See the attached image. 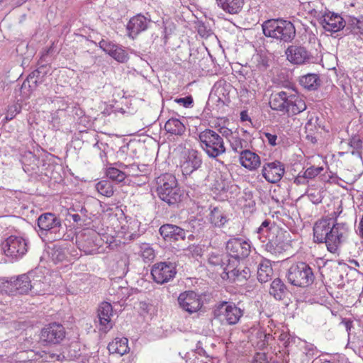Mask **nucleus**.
I'll return each mask as SVG.
<instances>
[{
    "mask_svg": "<svg viewBox=\"0 0 363 363\" xmlns=\"http://www.w3.org/2000/svg\"><path fill=\"white\" fill-rule=\"evenodd\" d=\"M240 118H241V120L243 121H250V118L248 116V115L245 112H243V111L240 114Z\"/></svg>",
    "mask_w": 363,
    "mask_h": 363,
    "instance_id": "nucleus-63",
    "label": "nucleus"
},
{
    "mask_svg": "<svg viewBox=\"0 0 363 363\" xmlns=\"http://www.w3.org/2000/svg\"><path fill=\"white\" fill-rule=\"evenodd\" d=\"M28 276L30 277V291L35 294L45 293L48 284L45 281V277L42 272L35 269L28 272Z\"/></svg>",
    "mask_w": 363,
    "mask_h": 363,
    "instance_id": "nucleus-25",
    "label": "nucleus"
},
{
    "mask_svg": "<svg viewBox=\"0 0 363 363\" xmlns=\"http://www.w3.org/2000/svg\"><path fill=\"white\" fill-rule=\"evenodd\" d=\"M273 235L266 245V248L272 253H277L285 250L287 242L284 240V233L280 230L274 229Z\"/></svg>",
    "mask_w": 363,
    "mask_h": 363,
    "instance_id": "nucleus-26",
    "label": "nucleus"
},
{
    "mask_svg": "<svg viewBox=\"0 0 363 363\" xmlns=\"http://www.w3.org/2000/svg\"><path fill=\"white\" fill-rule=\"evenodd\" d=\"M300 84L308 90H314L320 84V79L315 74H308L302 76L299 79Z\"/></svg>",
    "mask_w": 363,
    "mask_h": 363,
    "instance_id": "nucleus-36",
    "label": "nucleus"
},
{
    "mask_svg": "<svg viewBox=\"0 0 363 363\" xmlns=\"http://www.w3.org/2000/svg\"><path fill=\"white\" fill-rule=\"evenodd\" d=\"M197 32L201 37L204 38H208L213 35L212 30L208 28L203 23H198Z\"/></svg>",
    "mask_w": 363,
    "mask_h": 363,
    "instance_id": "nucleus-47",
    "label": "nucleus"
},
{
    "mask_svg": "<svg viewBox=\"0 0 363 363\" xmlns=\"http://www.w3.org/2000/svg\"><path fill=\"white\" fill-rule=\"evenodd\" d=\"M140 255L145 262L152 260L155 257V251L150 245L143 243L140 245Z\"/></svg>",
    "mask_w": 363,
    "mask_h": 363,
    "instance_id": "nucleus-42",
    "label": "nucleus"
},
{
    "mask_svg": "<svg viewBox=\"0 0 363 363\" xmlns=\"http://www.w3.org/2000/svg\"><path fill=\"white\" fill-rule=\"evenodd\" d=\"M126 337H116L108 345V350L111 354H118L122 356L129 351Z\"/></svg>",
    "mask_w": 363,
    "mask_h": 363,
    "instance_id": "nucleus-29",
    "label": "nucleus"
},
{
    "mask_svg": "<svg viewBox=\"0 0 363 363\" xmlns=\"http://www.w3.org/2000/svg\"><path fill=\"white\" fill-rule=\"evenodd\" d=\"M350 145L354 149H359L362 147V141L358 137H353L350 141Z\"/></svg>",
    "mask_w": 363,
    "mask_h": 363,
    "instance_id": "nucleus-54",
    "label": "nucleus"
},
{
    "mask_svg": "<svg viewBox=\"0 0 363 363\" xmlns=\"http://www.w3.org/2000/svg\"><path fill=\"white\" fill-rule=\"evenodd\" d=\"M217 309L219 311V314L224 316L225 320L229 325L237 324L244 314L243 310L238 307L233 302H220L218 305Z\"/></svg>",
    "mask_w": 363,
    "mask_h": 363,
    "instance_id": "nucleus-16",
    "label": "nucleus"
},
{
    "mask_svg": "<svg viewBox=\"0 0 363 363\" xmlns=\"http://www.w3.org/2000/svg\"><path fill=\"white\" fill-rule=\"evenodd\" d=\"M209 222L216 228H222L228 221L225 213L218 207H213L208 215Z\"/></svg>",
    "mask_w": 363,
    "mask_h": 363,
    "instance_id": "nucleus-30",
    "label": "nucleus"
},
{
    "mask_svg": "<svg viewBox=\"0 0 363 363\" xmlns=\"http://www.w3.org/2000/svg\"><path fill=\"white\" fill-rule=\"evenodd\" d=\"M174 101L184 108H190L193 106L194 100L191 96L184 98H177Z\"/></svg>",
    "mask_w": 363,
    "mask_h": 363,
    "instance_id": "nucleus-49",
    "label": "nucleus"
},
{
    "mask_svg": "<svg viewBox=\"0 0 363 363\" xmlns=\"http://www.w3.org/2000/svg\"><path fill=\"white\" fill-rule=\"evenodd\" d=\"M281 96L285 110L283 113L296 115L306 109V104L301 96L296 91L287 89L282 91Z\"/></svg>",
    "mask_w": 363,
    "mask_h": 363,
    "instance_id": "nucleus-10",
    "label": "nucleus"
},
{
    "mask_svg": "<svg viewBox=\"0 0 363 363\" xmlns=\"http://www.w3.org/2000/svg\"><path fill=\"white\" fill-rule=\"evenodd\" d=\"M150 20L143 15L138 14L131 18L128 23L127 30L128 36L135 38L141 32L146 30L149 26Z\"/></svg>",
    "mask_w": 363,
    "mask_h": 363,
    "instance_id": "nucleus-23",
    "label": "nucleus"
},
{
    "mask_svg": "<svg viewBox=\"0 0 363 363\" xmlns=\"http://www.w3.org/2000/svg\"><path fill=\"white\" fill-rule=\"evenodd\" d=\"M240 162L242 166L249 170H255L260 166V157L256 153L245 150L240 155Z\"/></svg>",
    "mask_w": 363,
    "mask_h": 363,
    "instance_id": "nucleus-27",
    "label": "nucleus"
},
{
    "mask_svg": "<svg viewBox=\"0 0 363 363\" xmlns=\"http://www.w3.org/2000/svg\"><path fill=\"white\" fill-rule=\"evenodd\" d=\"M263 34L267 37L284 43L291 42L296 36L294 24L282 18H272L262 24Z\"/></svg>",
    "mask_w": 363,
    "mask_h": 363,
    "instance_id": "nucleus-2",
    "label": "nucleus"
},
{
    "mask_svg": "<svg viewBox=\"0 0 363 363\" xmlns=\"http://www.w3.org/2000/svg\"><path fill=\"white\" fill-rule=\"evenodd\" d=\"M264 136L267 140V142L271 145H277V135L275 134H272V133H264Z\"/></svg>",
    "mask_w": 363,
    "mask_h": 363,
    "instance_id": "nucleus-55",
    "label": "nucleus"
},
{
    "mask_svg": "<svg viewBox=\"0 0 363 363\" xmlns=\"http://www.w3.org/2000/svg\"><path fill=\"white\" fill-rule=\"evenodd\" d=\"M97 191L106 197L113 196L114 190L111 183L107 180H102L96 184Z\"/></svg>",
    "mask_w": 363,
    "mask_h": 363,
    "instance_id": "nucleus-39",
    "label": "nucleus"
},
{
    "mask_svg": "<svg viewBox=\"0 0 363 363\" xmlns=\"http://www.w3.org/2000/svg\"><path fill=\"white\" fill-rule=\"evenodd\" d=\"M357 232L359 235V236L363 238V216H362L360 221L359 223Z\"/></svg>",
    "mask_w": 363,
    "mask_h": 363,
    "instance_id": "nucleus-58",
    "label": "nucleus"
},
{
    "mask_svg": "<svg viewBox=\"0 0 363 363\" xmlns=\"http://www.w3.org/2000/svg\"><path fill=\"white\" fill-rule=\"evenodd\" d=\"M279 340L284 342V344L286 346L289 340V335L287 333H281L279 335Z\"/></svg>",
    "mask_w": 363,
    "mask_h": 363,
    "instance_id": "nucleus-59",
    "label": "nucleus"
},
{
    "mask_svg": "<svg viewBox=\"0 0 363 363\" xmlns=\"http://www.w3.org/2000/svg\"><path fill=\"white\" fill-rule=\"evenodd\" d=\"M30 82L33 84H36V80L34 79L33 77H28L22 84L21 87H19L18 90L20 91V94L22 96L23 99H28L29 98L30 94H31V84Z\"/></svg>",
    "mask_w": 363,
    "mask_h": 363,
    "instance_id": "nucleus-41",
    "label": "nucleus"
},
{
    "mask_svg": "<svg viewBox=\"0 0 363 363\" xmlns=\"http://www.w3.org/2000/svg\"><path fill=\"white\" fill-rule=\"evenodd\" d=\"M269 294L277 300H281L284 298L286 294V287L280 279L277 278L272 282Z\"/></svg>",
    "mask_w": 363,
    "mask_h": 363,
    "instance_id": "nucleus-33",
    "label": "nucleus"
},
{
    "mask_svg": "<svg viewBox=\"0 0 363 363\" xmlns=\"http://www.w3.org/2000/svg\"><path fill=\"white\" fill-rule=\"evenodd\" d=\"M67 257L66 250L60 246L55 245L52 249L51 258L55 262H60L65 259Z\"/></svg>",
    "mask_w": 363,
    "mask_h": 363,
    "instance_id": "nucleus-43",
    "label": "nucleus"
},
{
    "mask_svg": "<svg viewBox=\"0 0 363 363\" xmlns=\"http://www.w3.org/2000/svg\"><path fill=\"white\" fill-rule=\"evenodd\" d=\"M262 336H263L264 339V340H262L261 342L260 347H263L267 344L268 339L271 337V335L270 334H261L260 337Z\"/></svg>",
    "mask_w": 363,
    "mask_h": 363,
    "instance_id": "nucleus-60",
    "label": "nucleus"
},
{
    "mask_svg": "<svg viewBox=\"0 0 363 363\" xmlns=\"http://www.w3.org/2000/svg\"><path fill=\"white\" fill-rule=\"evenodd\" d=\"M200 147L210 157L215 159L226 151L223 138L211 129H206L199 134Z\"/></svg>",
    "mask_w": 363,
    "mask_h": 363,
    "instance_id": "nucleus-4",
    "label": "nucleus"
},
{
    "mask_svg": "<svg viewBox=\"0 0 363 363\" xmlns=\"http://www.w3.org/2000/svg\"><path fill=\"white\" fill-rule=\"evenodd\" d=\"M342 212V211H339V212H333L331 216L332 217H330V218H332L333 220H334L335 223L336 222V219L338 217V216L340 215V213Z\"/></svg>",
    "mask_w": 363,
    "mask_h": 363,
    "instance_id": "nucleus-64",
    "label": "nucleus"
},
{
    "mask_svg": "<svg viewBox=\"0 0 363 363\" xmlns=\"http://www.w3.org/2000/svg\"><path fill=\"white\" fill-rule=\"evenodd\" d=\"M227 259H228L227 255L224 258H223L220 255H211V257L208 259V262L211 264L214 265V266H218V265H221V266L225 265L226 266L227 263H225V262H227V261H226Z\"/></svg>",
    "mask_w": 363,
    "mask_h": 363,
    "instance_id": "nucleus-48",
    "label": "nucleus"
},
{
    "mask_svg": "<svg viewBox=\"0 0 363 363\" xmlns=\"http://www.w3.org/2000/svg\"><path fill=\"white\" fill-rule=\"evenodd\" d=\"M160 233L163 239L169 242L184 240L186 232L182 228L172 224H164L160 228Z\"/></svg>",
    "mask_w": 363,
    "mask_h": 363,
    "instance_id": "nucleus-20",
    "label": "nucleus"
},
{
    "mask_svg": "<svg viewBox=\"0 0 363 363\" xmlns=\"http://www.w3.org/2000/svg\"><path fill=\"white\" fill-rule=\"evenodd\" d=\"M218 131H219L218 133L221 135L220 136L222 138L225 137L228 140H229V138H230L235 134V133H233L230 129L225 128V127H222V128H219Z\"/></svg>",
    "mask_w": 363,
    "mask_h": 363,
    "instance_id": "nucleus-53",
    "label": "nucleus"
},
{
    "mask_svg": "<svg viewBox=\"0 0 363 363\" xmlns=\"http://www.w3.org/2000/svg\"><path fill=\"white\" fill-rule=\"evenodd\" d=\"M270 224L271 222L269 220H265L257 228V233L260 235L259 239H262V238H267V237H269V234L272 230L271 228L269 227Z\"/></svg>",
    "mask_w": 363,
    "mask_h": 363,
    "instance_id": "nucleus-45",
    "label": "nucleus"
},
{
    "mask_svg": "<svg viewBox=\"0 0 363 363\" xmlns=\"http://www.w3.org/2000/svg\"><path fill=\"white\" fill-rule=\"evenodd\" d=\"M273 275V269L269 260H262L258 265L257 279L261 283H265L271 279Z\"/></svg>",
    "mask_w": 363,
    "mask_h": 363,
    "instance_id": "nucleus-31",
    "label": "nucleus"
},
{
    "mask_svg": "<svg viewBox=\"0 0 363 363\" xmlns=\"http://www.w3.org/2000/svg\"><path fill=\"white\" fill-rule=\"evenodd\" d=\"M164 129L167 133L175 135H182L186 131L184 123L176 118H169L164 125Z\"/></svg>",
    "mask_w": 363,
    "mask_h": 363,
    "instance_id": "nucleus-32",
    "label": "nucleus"
},
{
    "mask_svg": "<svg viewBox=\"0 0 363 363\" xmlns=\"http://www.w3.org/2000/svg\"><path fill=\"white\" fill-rule=\"evenodd\" d=\"M286 59L292 64L302 65L310 59V53L303 46L290 45L286 50Z\"/></svg>",
    "mask_w": 363,
    "mask_h": 363,
    "instance_id": "nucleus-22",
    "label": "nucleus"
},
{
    "mask_svg": "<svg viewBox=\"0 0 363 363\" xmlns=\"http://www.w3.org/2000/svg\"><path fill=\"white\" fill-rule=\"evenodd\" d=\"M176 274L175 267L171 262H157L151 269L153 280L160 284L169 281L175 277Z\"/></svg>",
    "mask_w": 363,
    "mask_h": 363,
    "instance_id": "nucleus-13",
    "label": "nucleus"
},
{
    "mask_svg": "<svg viewBox=\"0 0 363 363\" xmlns=\"http://www.w3.org/2000/svg\"><path fill=\"white\" fill-rule=\"evenodd\" d=\"M70 217L75 223L85 222V219L79 213L70 214Z\"/></svg>",
    "mask_w": 363,
    "mask_h": 363,
    "instance_id": "nucleus-57",
    "label": "nucleus"
},
{
    "mask_svg": "<svg viewBox=\"0 0 363 363\" xmlns=\"http://www.w3.org/2000/svg\"><path fill=\"white\" fill-rule=\"evenodd\" d=\"M349 226L345 223H335L332 218H322L313 226V238L315 242L325 243L327 249L337 253L349 235Z\"/></svg>",
    "mask_w": 363,
    "mask_h": 363,
    "instance_id": "nucleus-1",
    "label": "nucleus"
},
{
    "mask_svg": "<svg viewBox=\"0 0 363 363\" xmlns=\"http://www.w3.org/2000/svg\"><path fill=\"white\" fill-rule=\"evenodd\" d=\"M28 247V240L22 236L11 235L1 243L4 255L13 259L22 258L27 253Z\"/></svg>",
    "mask_w": 363,
    "mask_h": 363,
    "instance_id": "nucleus-7",
    "label": "nucleus"
},
{
    "mask_svg": "<svg viewBox=\"0 0 363 363\" xmlns=\"http://www.w3.org/2000/svg\"><path fill=\"white\" fill-rule=\"evenodd\" d=\"M30 277L28 272L18 276L16 278L12 277L9 281L4 283L6 291L10 294L17 293L19 294H27L30 291Z\"/></svg>",
    "mask_w": 363,
    "mask_h": 363,
    "instance_id": "nucleus-17",
    "label": "nucleus"
},
{
    "mask_svg": "<svg viewBox=\"0 0 363 363\" xmlns=\"http://www.w3.org/2000/svg\"><path fill=\"white\" fill-rule=\"evenodd\" d=\"M21 108L22 106L18 101L16 104L9 106L4 120L7 122L14 118L21 111Z\"/></svg>",
    "mask_w": 363,
    "mask_h": 363,
    "instance_id": "nucleus-44",
    "label": "nucleus"
},
{
    "mask_svg": "<svg viewBox=\"0 0 363 363\" xmlns=\"http://www.w3.org/2000/svg\"><path fill=\"white\" fill-rule=\"evenodd\" d=\"M294 182L297 185L306 184L308 182V179L305 177L304 173L303 174L300 173L295 177Z\"/></svg>",
    "mask_w": 363,
    "mask_h": 363,
    "instance_id": "nucleus-56",
    "label": "nucleus"
},
{
    "mask_svg": "<svg viewBox=\"0 0 363 363\" xmlns=\"http://www.w3.org/2000/svg\"><path fill=\"white\" fill-rule=\"evenodd\" d=\"M80 215L82 216L83 218L85 219V220H86V218H88V215H87V210L86 209V208L84 207H82L80 211Z\"/></svg>",
    "mask_w": 363,
    "mask_h": 363,
    "instance_id": "nucleus-61",
    "label": "nucleus"
},
{
    "mask_svg": "<svg viewBox=\"0 0 363 363\" xmlns=\"http://www.w3.org/2000/svg\"><path fill=\"white\" fill-rule=\"evenodd\" d=\"M282 91L273 92L269 98V106L272 109L283 112L285 110L283 96H281Z\"/></svg>",
    "mask_w": 363,
    "mask_h": 363,
    "instance_id": "nucleus-37",
    "label": "nucleus"
},
{
    "mask_svg": "<svg viewBox=\"0 0 363 363\" xmlns=\"http://www.w3.org/2000/svg\"><path fill=\"white\" fill-rule=\"evenodd\" d=\"M323 167H311L308 168L303 173L305 174V177H306V178L309 179L315 177L323 171Z\"/></svg>",
    "mask_w": 363,
    "mask_h": 363,
    "instance_id": "nucleus-50",
    "label": "nucleus"
},
{
    "mask_svg": "<svg viewBox=\"0 0 363 363\" xmlns=\"http://www.w3.org/2000/svg\"><path fill=\"white\" fill-rule=\"evenodd\" d=\"M121 169H124L125 177H138L143 170L140 168V166L136 164H131L126 165L122 162L116 164Z\"/></svg>",
    "mask_w": 363,
    "mask_h": 363,
    "instance_id": "nucleus-40",
    "label": "nucleus"
},
{
    "mask_svg": "<svg viewBox=\"0 0 363 363\" xmlns=\"http://www.w3.org/2000/svg\"><path fill=\"white\" fill-rule=\"evenodd\" d=\"M179 306L191 314L197 312L202 306V301L199 294L192 291H184L178 297Z\"/></svg>",
    "mask_w": 363,
    "mask_h": 363,
    "instance_id": "nucleus-15",
    "label": "nucleus"
},
{
    "mask_svg": "<svg viewBox=\"0 0 363 363\" xmlns=\"http://www.w3.org/2000/svg\"><path fill=\"white\" fill-rule=\"evenodd\" d=\"M38 226L41 235H52L54 240H60L63 237L62 222L60 218L52 213L41 214L38 218Z\"/></svg>",
    "mask_w": 363,
    "mask_h": 363,
    "instance_id": "nucleus-6",
    "label": "nucleus"
},
{
    "mask_svg": "<svg viewBox=\"0 0 363 363\" xmlns=\"http://www.w3.org/2000/svg\"><path fill=\"white\" fill-rule=\"evenodd\" d=\"M345 27V30L348 33L363 35V20L350 16L346 21Z\"/></svg>",
    "mask_w": 363,
    "mask_h": 363,
    "instance_id": "nucleus-35",
    "label": "nucleus"
},
{
    "mask_svg": "<svg viewBox=\"0 0 363 363\" xmlns=\"http://www.w3.org/2000/svg\"><path fill=\"white\" fill-rule=\"evenodd\" d=\"M286 277L291 285L301 288L311 286L315 280L313 268L303 262L291 264L288 269Z\"/></svg>",
    "mask_w": 363,
    "mask_h": 363,
    "instance_id": "nucleus-5",
    "label": "nucleus"
},
{
    "mask_svg": "<svg viewBox=\"0 0 363 363\" xmlns=\"http://www.w3.org/2000/svg\"><path fill=\"white\" fill-rule=\"evenodd\" d=\"M312 126H313V118H310L306 123L305 128L306 130H312Z\"/></svg>",
    "mask_w": 363,
    "mask_h": 363,
    "instance_id": "nucleus-62",
    "label": "nucleus"
},
{
    "mask_svg": "<svg viewBox=\"0 0 363 363\" xmlns=\"http://www.w3.org/2000/svg\"><path fill=\"white\" fill-rule=\"evenodd\" d=\"M106 174L110 179L116 182H121L126 178L124 169H121L118 166L107 168Z\"/></svg>",
    "mask_w": 363,
    "mask_h": 363,
    "instance_id": "nucleus-38",
    "label": "nucleus"
},
{
    "mask_svg": "<svg viewBox=\"0 0 363 363\" xmlns=\"http://www.w3.org/2000/svg\"><path fill=\"white\" fill-rule=\"evenodd\" d=\"M186 252L187 255H191L194 258L201 257L203 253V247L199 245H189Z\"/></svg>",
    "mask_w": 363,
    "mask_h": 363,
    "instance_id": "nucleus-46",
    "label": "nucleus"
},
{
    "mask_svg": "<svg viewBox=\"0 0 363 363\" xmlns=\"http://www.w3.org/2000/svg\"><path fill=\"white\" fill-rule=\"evenodd\" d=\"M285 172L284 166L279 161L268 162L264 164L262 170L263 177L269 183L279 182Z\"/></svg>",
    "mask_w": 363,
    "mask_h": 363,
    "instance_id": "nucleus-18",
    "label": "nucleus"
},
{
    "mask_svg": "<svg viewBox=\"0 0 363 363\" xmlns=\"http://www.w3.org/2000/svg\"><path fill=\"white\" fill-rule=\"evenodd\" d=\"M304 351L307 356L313 357L317 354L318 350L316 347L311 343H306L304 346Z\"/></svg>",
    "mask_w": 363,
    "mask_h": 363,
    "instance_id": "nucleus-51",
    "label": "nucleus"
},
{
    "mask_svg": "<svg viewBox=\"0 0 363 363\" xmlns=\"http://www.w3.org/2000/svg\"><path fill=\"white\" fill-rule=\"evenodd\" d=\"M202 164V159L197 150H187L180 157L179 167L184 176L190 175L197 170Z\"/></svg>",
    "mask_w": 363,
    "mask_h": 363,
    "instance_id": "nucleus-11",
    "label": "nucleus"
},
{
    "mask_svg": "<svg viewBox=\"0 0 363 363\" xmlns=\"http://www.w3.org/2000/svg\"><path fill=\"white\" fill-rule=\"evenodd\" d=\"M321 24L326 31L335 33L345 27L346 21L339 14L326 12L321 17Z\"/></svg>",
    "mask_w": 363,
    "mask_h": 363,
    "instance_id": "nucleus-21",
    "label": "nucleus"
},
{
    "mask_svg": "<svg viewBox=\"0 0 363 363\" xmlns=\"http://www.w3.org/2000/svg\"><path fill=\"white\" fill-rule=\"evenodd\" d=\"M157 193L159 198L169 206L181 201L182 192L176 177L172 174H164L157 179Z\"/></svg>",
    "mask_w": 363,
    "mask_h": 363,
    "instance_id": "nucleus-3",
    "label": "nucleus"
},
{
    "mask_svg": "<svg viewBox=\"0 0 363 363\" xmlns=\"http://www.w3.org/2000/svg\"><path fill=\"white\" fill-rule=\"evenodd\" d=\"M113 309L111 303L103 302L98 308V319L99 323V330L106 333L113 327L111 321Z\"/></svg>",
    "mask_w": 363,
    "mask_h": 363,
    "instance_id": "nucleus-24",
    "label": "nucleus"
},
{
    "mask_svg": "<svg viewBox=\"0 0 363 363\" xmlns=\"http://www.w3.org/2000/svg\"><path fill=\"white\" fill-rule=\"evenodd\" d=\"M227 262H240L247 258L251 252V245L249 240L240 238L230 239L226 243Z\"/></svg>",
    "mask_w": 363,
    "mask_h": 363,
    "instance_id": "nucleus-8",
    "label": "nucleus"
},
{
    "mask_svg": "<svg viewBox=\"0 0 363 363\" xmlns=\"http://www.w3.org/2000/svg\"><path fill=\"white\" fill-rule=\"evenodd\" d=\"M229 143L232 150L240 154L245 150H248L249 143L247 140L240 138L238 133H235L234 135L229 138Z\"/></svg>",
    "mask_w": 363,
    "mask_h": 363,
    "instance_id": "nucleus-34",
    "label": "nucleus"
},
{
    "mask_svg": "<svg viewBox=\"0 0 363 363\" xmlns=\"http://www.w3.org/2000/svg\"><path fill=\"white\" fill-rule=\"evenodd\" d=\"M99 48L118 62L124 63L128 60V52L119 45L102 39L99 43Z\"/></svg>",
    "mask_w": 363,
    "mask_h": 363,
    "instance_id": "nucleus-19",
    "label": "nucleus"
},
{
    "mask_svg": "<svg viewBox=\"0 0 363 363\" xmlns=\"http://www.w3.org/2000/svg\"><path fill=\"white\" fill-rule=\"evenodd\" d=\"M65 337V330L62 325L57 323L46 325L41 330L40 340L43 344L57 345Z\"/></svg>",
    "mask_w": 363,
    "mask_h": 363,
    "instance_id": "nucleus-12",
    "label": "nucleus"
},
{
    "mask_svg": "<svg viewBox=\"0 0 363 363\" xmlns=\"http://www.w3.org/2000/svg\"><path fill=\"white\" fill-rule=\"evenodd\" d=\"M77 242L79 249L86 255L98 253L99 248L104 242L101 235L92 230H87L82 233Z\"/></svg>",
    "mask_w": 363,
    "mask_h": 363,
    "instance_id": "nucleus-9",
    "label": "nucleus"
},
{
    "mask_svg": "<svg viewBox=\"0 0 363 363\" xmlns=\"http://www.w3.org/2000/svg\"><path fill=\"white\" fill-rule=\"evenodd\" d=\"M218 6L225 12L237 14L242 9L244 0H216Z\"/></svg>",
    "mask_w": 363,
    "mask_h": 363,
    "instance_id": "nucleus-28",
    "label": "nucleus"
},
{
    "mask_svg": "<svg viewBox=\"0 0 363 363\" xmlns=\"http://www.w3.org/2000/svg\"><path fill=\"white\" fill-rule=\"evenodd\" d=\"M308 196L313 203L318 204L322 201V196L318 192L309 193Z\"/></svg>",
    "mask_w": 363,
    "mask_h": 363,
    "instance_id": "nucleus-52",
    "label": "nucleus"
},
{
    "mask_svg": "<svg viewBox=\"0 0 363 363\" xmlns=\"http://www.w3.org/2000/svg\"><path fill=\"white\" fill-rule=\"evenodd\" d=\"M223 269V279L226 277L230 282L242 283L250 277V269L240 265V262H228Z\"/></svg>",
    "mask_w": 363,
    "mask_h": 363,
    "instance_id": "nucleus-14",
    "label": "nucleus"
}]
</instances>
